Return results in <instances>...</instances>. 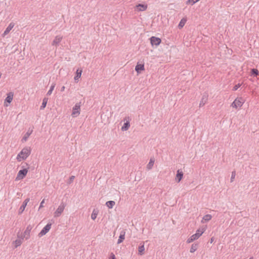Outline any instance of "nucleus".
<instances>
[{
    "mask_svg": "<svg viewBox=\"0 0 259 259\" xmlns=\"http://www.w3.org/2000/svg\"><path fill=\"white\" fill-rule=\"evenodd\" d=\"M31 152V149L30 147H24L17 155L16 157L17 160L20 162L22 160H25L30 155Z\"/></svg>",
    "mask_w": 259,
    "mask_h": 259,
    "instance_id": "obj_1",
    "label": "nucleus"
},
{
    "mask_svg": "<svg viewBox=\"0 0 259 259\" xmlns=\"http://www.w3.org/2000/svg\"><path fill=\"white\" fill-rule=\"evenodd\" d=\"M24 164L26 165V166H27V167L25 168V165H22L21 167L23 169L21 170H20L18 171L17 177L16 178V179H15L16 181H19V180H22L26 176V175L28 171V169L29 168L28 167L29 165L27 163H25Z\"/></svg>",
    "mask_w": 259,
    "mask_h": 259,
    "instance_id": "obj_2",
    "label": "nucleus"
},
{
    "mask_svg": "<svg viewBox=\"0 0 259 259\" xmlns=\"http://www.w3.org/2000/svg\"><path fill=\"white\" fill-rule=\"evenodd\" d=\"M66 207V204L64 202H61L59 206L58 207L56 211L54 213V218H58L62 214L65 208Z\"/></svg>",
    "mask_w": 259,
    "mask_h": 259,
    "instance_id": "obj_3",
    "label": "nucleus"
},
{
    "mask_svg": "<svg viewBox=\"0 0 259 259\" xmlns=\"http://www.w3.org/2000/svg\"><path fill=\"white\" fill-rule=\"evenodd\" d=\"M80 103H76L75 106L73 107L72 109V116L73 117H77L80 114Z\"/></svg>",
    "mask_w": 259,
    "mask_h": 259,
    "instance_id": "obj_4",
    "label": "nucleus"
},
{
    "mask_svg": "<svg viewBox=\"0 0 259 259\" xmlns=\"http://www.w3.org/2000/svg\"><path fill=\"white\" fill-rule=\"evenodd\" d=\"M244 103L242 98H236L234 102L232 103L231 106L235 108H237L238 107H242Z\"/></svg>",
    "mask_w": 259,
    "mask_h": 259,
    "instance_id": "obj_5",
    "label": "nucleus"
},
{
    "mask_svg": "<svg viewBox=\"0 0 259 259\" xmlns=\"http://www.w3.org/2000/svg\"><path fill=\"white\" fill-rule=\"evenodd\" d=\"M52 226V224L48 223L42 229V230L39 232L38 234V236L39 237L45 235L46 234H47L51 229Z\"/></svg>",
    "mask_w": 259,
    "mask_h": 259,
    "instance_id": "obj_6",
    "label": "nucleus"
},
{
    "mask_svg": "<svg viewBox=\"0 0 259 259\" xmlns=\"http://www.w3.org/2000/svg\"><path fill=\"white\" fill-rule=\"evenodd\" d=\"M130 118L129 117H125L124 119H123V120L125 121H126L124 124L123 125V126L121 127V131H127L130 127Z\"/></svg>",
    "mask_w": 259,
    "mask_h": 259,
    "instance_id": "obj_7",
    "label": "nucleus"
},
{
    "mask_svg": "<svg viewBox=\"0 0 259 259\" xmlns=\"http://www.w3.org/2000/svg\"><path fill=\"white\" fill-rule=\"evenodd\" d=\"M148 5L147 4H140L136 5L135 7V11L136 12H143L147 10Z\"/></svg>",
    "mask_w": 259,
    "mask_h": 259,
    "instance_id": "obj_8",
    "label": "nucleus"
},
{
    "mask_svg": "<svg viewBox=\"0 0 259 259\" xmlns=\"http://www.w3.org/2000/svg\"><path fill=\"white\" fill-rule=\"evenodd\" d=\"M205 231V228H199L197 230L196 233L192 235V236H193V238L197 240L203 234Z\"/></svg>",
    "mask_w": 259,
    "mask_h": 259,
    "instance_id": "obj_9",
    "label": "nucleus"
},
{
    "mask_svg": "<svg viewBox=\"0 0 259 259\" xmlns=\"http://www.w3.org/2000/svg\"><path fill=\"white\" fill-rule=\"evenodd\" d=\"M62 38H63V36H61V35H57L55 37V38L53 40V41H52V46H55L56 47H57L59 46V45L60 43V42L62 41Z\"/></svg>",
    "mask_w": 259,
    "mask_h": 259,
    "instance_id": "obj_10",
    "label": "nucleus"
},
{
    "mask_svg": "<svg viewBox=\"0 0 259 259\" xmlns=\"http://www.w3.org/2000/svg\"><path fill=\"white\" fill-rule=\"evenodd\" d=\"M161 41V40L160 38H159L158 37H156L155 36H152L150 38V42L152 46H153V45L158 46L160 44Z\"/></svg>",
    "mask_w": 259,
    "mask_h": 259,
    "instance_id": "obj_11",
    "label": "nucleus"
},
{
    "mask_svg": "<svg viewBox=\"0 0 259 259\" xmlns=\"http://www.w3.org/2000/svg\"><path fill=\"white\" fill-rule=\"evenodd\" d=\"M15 24L13 22H11L9 26L7 27L4 33L2 34V36L4 37L6 35H7L10 31L14 27Z\"/></svg>",
    "mask_w": 259,
    "mask_h": 259,
    "instance_id": "obj_12",
    "label": "nucleus"
},
{
    "mask_svg": "<svg viewBox=\"0 0 259 259\" xmlns=\"http://www.w3.org/2000/svg\"><path fill=\"white\" fill-rule=\"evenodd\" d=\"M13 99V93L12 92H10L7 94V97L5 99V103H4V106H8V105L6 103V102H8L9 103H10Z\"/></svg>",
    "mask_w": 259,
    "mask_h": 259,
    "instance_id": "obj_13",
    "label": "nucleus"
},
{
    "mask_svg": "<svg viewBox=\"0 0 259 259\" xmlns=\"http://www.w3.org/2000/svg\"><path fill=\"white\" fill-rule=\"evenodd\" d=\"M31 230V227L30 226H28L26 230H25L23 237H22V239L23 238H25L26 239H28L30 237V232Z\"/></svg>",
    "mask_w": 259,
    "mask_h": 259,
    "instance_id": "obj_14",
    "label": "nucleus"
},
{
    "mask_svg": "<svg viewBox=\"0 0 259 259\" xmlns=\"http://www.w3.org/2000/svg\"><path fill=\"white\" fill-rule=\"evenodd\" d=\"M183 171L180 169H178L175 178L176 181L177 182H180L183 178Z\"/></svg>",
    "mask_w": 259,
    "mask_h": 259,
    "instance_id": "obj_15",
    "label": "nucleus"
},
{
    "mask_svg": "<svg viewBox=\"0 0 259 259\" xmlns=\"http://www.w3.org/2000/svg\"><path fill=\"white\" fill-rule=\"evenodd\" d=\"M29 201V198H26L23 202L19 210V213L21 214L24 210L28 202Z\"/></svg>",
    "mask_w": 259,
    "mask_h": 259,
    "instance_id": "obj_16",
    "label": "nucleus"
},
{
    "mask_svg": "<svg viewBox=\"0 0 259 259\" xmlns=\"http://www.w3.org/2000/svg\"><path fill=\"white\" fill-rule=\"evenodd\" d=\"M207 100L208 96L207 95H203L199 103V107H203L207 103Z\"/></svg>",
    "mask_w": 259,
    "mask_h": 259,
    "instance_id": "obj_17",
    "label": "nucleus"
},
{
    "mask_svg": "<svg viewBox=\"0 0 259 259\" xmlns=\"http://www.w3.org/2000/svg\"><path fill=\"white\" fill-rule=\"evenodd\" d=\"M145 253L144 243H141L138 247V254L142 255Z\"/></svg>",
    "mask_w": 259,
    "mask_h": 259,
    "instance_id": "obj_18",
    "label": "nucleus"
},
{
    "mask_svg": "<svg viewBox=\"0 0 259 259\" xmlns=\"http://www.w3.org/2000/svg\"><path fill=\"white\" fill-rule=\"evenodd\" d=\"M144 69V65L143 64H138L135 67V70L137 73H140L141 71H143Z\"/></svg>",
    "mask_w": 259,
    "mask_h": 259,
    "instance_id": "obj_19",
    "label": "nucleus"
},
{
    "mask_svg": "<svg viewBox=\"0 0 259 259\" xmlns=\"http://www.w3.org/2000/svg\"><path fill=\"white\" fill-rule=\"evenodd\" d=\"M32 131H33L32 130H28L26 132V133L25 134V135L24 136V137L22 139V141L23 142H26V141H27L28 138L30 136V135L32 134Z\"/></svg>",
    "mask_w": 259,
    "mask_h": 259,
    "instance_id": "obj_20",
    "label": "nucleus"
},
{
    "mask_svg": "<svg viewBox=\"0 0 259 259\" xmlns=\"http://www.w3.org/2000/svg\"><path fill=\"white\" fill-rule=\"evenodd\" d=\"M198 247V243H194L192 244L191 247L190 249V252L191 253L194 252Z\"/></svg>",
    "mask_w": 259,
    "mask_h": 259,
    "instance_id": "obj_21",
    "label": "nucleus"
},
{
    "mask_svg": "<svg viewBox=\"0 0 259 259\" xmlns=\"http://www.w3.org/2000/svg\"><path fill=\"white\" fill-rule=\"evenodd\" d=\"M186 22H187V18H182L181 20V21H180V23H179V24L178 25L179 28V29L182 28L184 27V26L185 25V24H186Z\"/></svg>",
    "mask_w": 259,
    "mask_h": 259,
    "instance_id": "obj_22",
    "label": "nucleus"
},
{
    "mask_svg": "<svg viewBox=\"0 0 259 259\" xmlns=\"http://www.w3.org/2000/svg\"><path fill=\"white\" fill-rule=\"evenodd\" d=\"M82 72V71L81 69H77L76 72V75L74 77L75 80H78V78L80 77V76L81 75Z\"/></svg>",
    "mask_w": 259,
    "mask_h": 259,
    "instance_id": "obj_23",
    "label": "nucleus"
},
{
    "mask_svg": "<svg viewBox=\"0 0 259 259\" xmlns=\"http://www.w3.org/2000/svg\"><path fill=\"white\" fill-rule=\"evenodd\" d=\"M154 163V159L153 158H151L150 161L149 162L148 164L147 165V169L148 170L152 169V167L153 166Z\"/></svg>",
    "mask_w": 259,
    "mask_h": 259,
    "instance_id": "obj_24",
    "label": "nucleus"
},
{
    "mask_svg": "<svg viewBox=\"0 0 259 259\" xmlns=\"http://www.w3.org/2000/svg\"><path fill=\"white\" fill-rule=\"evenodd\" d=\"M124 236H125V232H121L119 237V239H118V241H117L118 244H120L123 241V240L124 239Z\"/></svg>",
    "mask_w": 259,
    "mask_h": 259,
    "instance_id": "obj_25",
    "label": "nucleus"
},
{
    "mask_svg": "<svg viewBox=\"0 0 259 259\" xmlns=\"http://www.w3.org/2000/svg\"><path fill=\"white\" fill-rule=\"evenodd\" d=\"M211 218L212 216L210 214H206L203 217L201 222L204 223V221L208 222L210 221L211 219Z\"/></svg>",
    "mask_w": 259,
    "mask_h": 259,
    "instance_id": "obj_26",
    "label": "nucleus"
},
{
    "mask_svg": "<svg viewBox=\"0 0 259 259\" xmlns=\"http://www.w3.org/2000/svg\"><path fill=\"white\" fill-rule=\"evenodd\" d=\"M106 204L109 208H112L115 205V202L114 201H108L106 202Z\"/></svg>",
    "mask_w": 259,
    "mask_h": 259,
    "instance_id": "obj_27",
    "label": "nucleus"
},
{
    "mask_svg": "<svg viewBox=\"0 0 259 259\" xmlns=\"http://www.w3.org/2000/svg\"><path fill=\"white\" fill-rule=\"evenodd\" d=\"M48 98H44V99L42 100V105L40 106L41 110L44 109L46 107L47 102H48Z\"/></svg>",
    "mask_w": 259,
    "mask_h": 259,
    "instance_id": "obj_28",
    "label": "nucleus"
},
{
    "mask_svg": "<svg viewBox=\"0 0 259 259\" xmlns=\"http://www.w3.org/2000/svg\"><path fill=\"white\" fill-rule=\"evenodd\" d=\"M98 211L97 210L94 209L93 211V212L92 213V215H91L92 219H93V220H95L96 219V218L98 215Z\"/></svg>",
    "mask_w": 259,
    "mask_h": 259,
    "instance_id": "obj_29",
    "label": "nucleus"
},
{
    "mask_svg": "<svg viewBox=\"0 0 259 259\" xmlns=\"http://www.w3.org/2000/svg\"><path fill=\"white\" fill-rule=\"evenodd\" d=\"M251 75L256 76L258 75V71L256 69H252L250 72Z\"/></svg>",
    "mask_w": 259,
    "mask_h": 259,
    "instance_id": "obj_30",
    "label": "nucleus"
},
{
    "mask_svg": "<svg viewBox=\"0 0 259 259\" xmlns=\"http://www.w3.org/2000/svg\"><path fill=\"white\" fill-rule=\"evenodd\" d=\"M22 239H16L15 241H14V243H15V247H17L18 246L21 245V244H22Z\"/></svg>",
    "mask_w": 259,
    "mask_h": 259,
    "instance_id": "obj_31",
    "label": "nucleus"
},
{
    "mask_svg": "<svg viewBox=\"0 0 259 259\" xmlns=\"http://www.w3.org/2000/svg\"><path fill=\"white\" fill-rule=\"evenodd\" d=\"M55 87V84H53L51 86L50 90H49V91L47 93V95L50 96L52 94V92L54 90Z\"/></svg>",
    "mask_w": 259,
    "mask_h": 259,
    "instance_id": "obj_32",
    "label": "nucleus"
},
{
    "mask_svg": "<svg viewBox=\"0 0 259 259\" xmlns=\"http://www.w3.org/2000/svg\"><path fill=\"white\" fill-rule=\"evenodd\" d=\"M199 1V0H188L186 2V4L187 5L191 4V5H193L194 4H195L196 3H197V2H198Z\"/></svg>",
    "mask_w": 259,
    "mask_h": 259,
    "instance_id": "obj_33",
    "label": "nucleus"
},
{
    "mask_svg": "<svg viewBox=\"0 0 259 259\" xmlns=\"http://www.w3.org/2000/svg\"><path fill=\"white\" fill-rule=\"evenodd\" d=\"M196 240V239L193 238V236L192 235L190 238H189L187 240V242L188 243H190L191 242H192L193 241Z\"/></svg>",
    "mask_w": 259,
    "mask_h": 259,
    "instance_id": "obj_34",
    "label": "nucleus"
},
{
    "mask_svg": "<svg viewBox=\"0 0 259 259\" xmlns=\"http://www.w3.org/2000/svg\"><path fill=\"white\" fill-rule=\"evenodd\" d=\"M236 176V172L235 171L232 172L231 177V182H233L234 180V179Z\"/></svg>",
    "mask_w": 259,
    "mask_h": 259,
    "instance_id": "obj_35",
    "label": "nucleus"
},
{
    "mask_svg": "<svg viewBox=\"0 0 259 259\" xmlns=\"http://www.w3.org/2000/svg\"><path fill=\"white\" fill-rule=\"evenodd\" d=\"M242 85V83H238L236 84L233 89V91H236L239 88H240Z\"/></svg>",
    "mask_w": 259,
    "mask_h": 259,
    "instance_id": "obj_36",
    "label": "nucleus"
},
{
    "mask_svg": "<svg viewBox=\"0 0 259 259\" xmlns=\"http://www.w3.org/2000/svg\"><path fill=\"white\" fill-rule=\"evenodd\" d=\"M74 178H75V177L73 176H72L71 177H70V179H69V181L68 182V183L71 184L74 180Z\"/></svg>",
    "mask_w": 259,
    "mask_h": 259,
    "instance_id": "obj_37",
    "label": "nucleus"
},
{
    "mask_svg": "<svg viewBox=\"0 0 259 259\" xmlns=\"http://www.w3.org/2000/svg\"><path fill=\"white\" fill-rule=\"evenodd\" d=\"M45 203V199H43L41 202H40L39 209H40L41 208L44 207V203Z\"/></svg>",
    "mask_w": 259,
    "mask_h": 259,
    "instance_id": "obj_38",
    "label": "nucleus"
},
{
    "mask_svg": "<svg viewBox=\"0 0 259 259\" xmlns=\"http://www.w3.org/2000/svg\"><path fill=\"white\" fill-rule=\"evenodd\" d=\"M109 259H116L115 255L113 253H111Z\"/></svg>",
    "mask_w": 259,
    "mask_h": 259,
    "instance_id": "obj_39",
    "label": "nucleus"
},
{
    "mask_svg": "<svg viewBox=\"0 0 259 259\" xmlns=\"http://www.w3.org/2000/svg\"><path fill=\"white\" fill-rule=\"evenodd\" d=\"M65 87H64V86H63V87L61 88V92H63V91H64V90H65Z\"/></svg>",
    "mask_w": 259,
    "mask_h": 259,
    "instance_id": "obj_40",
    "label": "nucleus"
},
{
    "mask_svg": "<svg viewBox=\"0 0 259 259\" xmlns=\"http://www.w3.org/2000/svg\"><path fill=\"white\" fill-rule=\"evenodd\" d=\"M213 240H214L213 238V237H212V238L210 239V241H210V243H212L213 242Z\"/></svg>",
    "mask_w": 259,
    "mask_h": 259,
    "instance_id": "obj_41",
    "label": "nucleus"
},
{
    "mask_svg": "<svg viewBox=\"0 0 259 259\" xmlns=\"http://www.w3.org/2000/svg\"><path fill=\"white\" fill-rule=\"evenodd\" d=\"M238 225L240 226L242 225V224H241V223H240V221L238 222Z\"/></svg>",
    "mask_w": 259,
    "mask_h": 259,
    "instance_id": "obj_42",
    "label": "nucleus"
},
{
    "mask_svg": "<svg viewBox=\"0 0 259 259\" xmlns=\"http://www.w3.org/2000/svg\"><path fill=\"white\" fill-rule=\"evenodd\" d=\"M249 259H253V257H250V258H249Z\"/></svg>",
    "mask_w": 259,
    "mask_h": 259,
    "instance_id": "obj_43",
    "label": "nucleus"
}]
</instances>
